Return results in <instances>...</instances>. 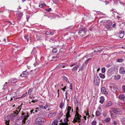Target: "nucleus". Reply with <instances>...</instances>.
I'll return each mask as SVG.
<instances>
[{
	"label": "nucleus",
	"instance_id": "61",
	"mask_svg": "<svg viewBox=\"0 0 125 125\" xmlns=\"http://www.w3.org/2000/svg\"><path fill=\"white\" fill-rule=\"evenodd\" d=\"M83 66L82 67H81L80 68H79V71H81L83 69Z\"/></svg>",
	"mask_w": 125,
	"mask_h": 125
},
{
	"label": "nucleus",
	"instance_id": "8",
	"mask_svg": "<svg viewBox=\"0 0 125 125\" xmlns=\"http://www.w3.org/2000/svg\"><path fill=\"white\" fill-rule=\"evenodd\" d=\"M124 31H120L118 34L119 37L121 38H122L124 35Z\"/></svg>",
	"mask_w": 125,
	"mask_h": 125
},
{
	"label": "nucleus",
	"instance_id": "46",
	"mask_svg": "<svg viewBox=\"0 0 125 125\" xmlns=\"http://www.w3.org/2000/svg\"><path fill=\"white\" fill-rule=\"evenodd\" d=\"M117 109H115L114 108H112V111H110V112H115V111H116Z\"/></svg>",
	"mask_w": 125,
	"mask_h": 125
},
{
	"label": "nucleus",
	"instance_id": "44",
	"mask_svg": "<svg viewBox=\"0 0 125 125\" xmlns=\"http://www.w3.org/2000/svg\"><path fill=\"white\" fill-rule=\"evenodd\" d=\"M71 108L69 106H68V108L67 109V111L70 112L71 110Z\"/></svg>",
	"mask_w": 125,
	"mask_h": 125
},
{
	"label": "nucleus",
	"instance_id": "34",
	"mask_svg": "<svg viewBox=\"0 0 125 125\" xmlns=\"http://www.w3.org/2000/svg\"><path fill=\"white\" fill-rule=\"evenodd\" d=\"M110 118L109 117H107L105 119V121L107 122H109V121H110Z\"/></svg>",
	"mask_w": 125,
	"mask_h": 125
},
{
	"label": "nucleus",
	"instance_id": "15",
	"mask_svg": "<svg viewBox=\"0 0 125 125\" xmlns=\"http://www.w3.org/2000/svg\"><path fill=\"white\" fill-rule=\"evenodd\" d=\"M124 104L122 103H118L117 104V106L119 108H123Z\"/></svg>",
	"mask_w": 125,
	"mask_h": 125
},
{
	"label": "nucleus",
	"instance_id": "49",
	"mask_svg": "<svg viewBox=\"0 0 125 125\" xmlns=\"http://www.w3.org/2000/svg\"><path fill=\"white\" fill-rule=\"evenodd\" d=\"M91 58H88L87 60L86 61H85V64H86L90 60V59H91Z\"/></svg>",
	"mask_w": 125,
	"mask_h": 125
},
{
	"label": "nucleus",
	"instance_id": "11",
	"mask_svg": "<svg viewBox=\"0 0 125 125\" xmlns=\"http://www.w3.org/2000/svg\"><path fill=\"white\" fill-rule=\"evenodd\" d=\"M111 116L113 118H115V117L117 116L115 112H110Z\"/></svg>",
	"mask_w": 125,
	"mask_h": 125
},
{
	"label": "nucleus",
	"instance_id": "5",
	"mask_svg": "<svg viewBox=\"0 0 125 125\" xmlns=\"http://www.w3.org/2000/svg\"><path fill=\"white\" fill-rule=\"evenodd\" d=\"M102 46H99L98 47H96L95 48V50H94V52H97L98 51L103 50V48H102Z\"/></svg>",
	"mask_w": 125,
	"mask_h": 125
},
{
	"label": "nucleus",
	"instance_id": "3",
	"mask_svg": "<svg viewBox=\"0 0 125 125\" xmlns=\"http://www.w3.org/2000/svg\"><path fill=\"white\" fill-rule=\"evenodd\" d=\"M86 32V31L82 30L78 32V34L80 36H85Z\"/></svg>",
	"mask_w": 125,
	"mask_h": 125
},
{
	"label": "nucleus",
	"instance_id": "23",
	"mask_svg": "<svg viewBox=\"0 0 125 125\" xmlns=\"http://www.w3.org/2000/svg\"><path fill=\"white\" fill-rule=\"evenodd\" d=\"M101 92L103 93H104L105 94V93L106 92L105 89V87H102L101 89Z\"/></svg>",
	"mask_w": 125,
	"mask_h": 125
},
{
	"label": "nucleus",
	"instance_id": "10",
	"mask_svg": "<svg viewBox=\"0 0 125 125\" xmlns=\"http://www.w3.org/2000/svg\"><path fill=\"white\" fill-rule=\"evenodd\" d=\"M76 115H75V117L76 118L78 119V120H80L81 119V117L80 115L78 113H76Z\"/></svg>",
	"mask_w": 125,
	"mask_h": 125
},
{
	"label": "nucleus",
	"instance_id": "52",
	"mask_svg": "<svg viewBox=\"0 0 125 125\" xmlns=\"http://www.w3.org/2000/svg\"><path fill=\"white\" fill-rule=\"evenodd\" d=\"M104 27L106 29H109L110 27H109V26H108V25H105L104 26Z\"/></svg>",
	"mask_w": 125,
	"mask_h": 125
},
{
	"label": "nucleus",
	"instance_id": "18",
	"mask_svg": "<svg viewBox=\"0 0 125 125\" xmlns=\"http://www.w3.org/2000/svg\"><path fill=\"white\" fill-rule=\"evenodd\" d=\"M116 112L118 114H121L122 113V111L119 109H117Z\"/></svg>",
	"mask_w": 125,
	"mask_h": 125
},
{
	"label": "nucleus",
	"instance_id": "17",
	"mask_svg": "<svg viewBox=\"0 0 125 125\" xmlns=\"http://www.w3.org/2000/svg\"><path fill=\"white\" fill-rule=\"evenodd\" d=\"M119 97L120 99H123L124 101V102L125 98V97H124V96L123 94H121L119 96Z\"/></svg>",
	"mask_w": 125,
	"mask_h": 125
},
{
	"label": "nucleus",
	"instance_id": "58",
	"mask_svg": "<svg viewBox=\"0 0 125 125\" xmlns=\"http://www.w3.org/2000/svg\"><path fill=\"white\" fill-rule=\"evenodd\" d=\"M39 106L40 108L43 109V105H39Z\"/></svg>",
	"mask_w": 125,
	"mask_h": 125
},
{
	"label": "nucleus",
	"instance_id": "47",
	"mask_svg": "<svg viewBox=\"0 0 125 125\" xmlns=\"http://www.w3.org/2000/svg\"><path fill=\"white\" fill-rule=\"evenodd\" d=\"M107 25H108V26H109L110 28L111 26L112 25V22H109Z\"/></svg>",
	"mask_w": 125,
	"mask_h": 125
},
{
	"label": "nucleus",
	"instance_id": "2",
	"mask_svg": "<svg viewBox=\"0 0 125 125\" xmlns=\"http://www.w3.org/2000/svg\"><path fill=\"white\" fill-rule=\"evenodd\" d=\"M95 85H98L100 83V78L98 76H96L94 78V80Z\"/></svg>",
	"mask_w": 125,
	"mask_h": 125
},
{
	"label": "nucleus",
	"instance_id": "38",
	"mask_svg": "<svg viewBox=\"0 0 125 125\" xmlns=\"http://www.w3.org/2000/svg\"><path fill=\"white\" fill-rule=\"evenodd\" d=\"M96 122L95 120H94L92 122V125H96Z\"/></svg>",
	"mask_w": 125,
	"mask_h": 125
},
{
	"label": "nucleus",
	"instance_id": "48",
	"mask_svg": "<svg viewBox=\"0 0 125 125\" xmlns=\"http://www.w3.org/2000/svg\"><path fill=\"white\" fill-rule=\"evenodd\" d=\"M51 10V8H49L48 9H45V10L47 12H49Z\"/></svg>",
	"mask_w": 125,
	"mask_h": 125
},
{
	"label": "nucleus",
	"instance_id": "41",
	"mask_svg": "<svg viewBox=\"0 0 125 125\" xmlns=\"http://www.w3.org/2000/svg\"><path fill=\"white\" fill-rule=\"evenodd\" d=\"M7 84H9L8 83V82H6L5 84L4 85V89H5L7 87Z\"/></svg>",
	"mask_w": 125,
	"mask_h": 125
},
{
	"label": "nucleus",
	"instance_id": "21",
	"mask_svg": "<svg viewBox=\"0 0 125 125\" xmlns=\"http://www.w3.org/2000/svg\"><path fill=\"white\" fill-rule=\"evenodd\" d=\"M54 116L55 115L53 113L50 114L48 115V117L49 118L52 117H54Z\"/></svg>",
	"mask_w": 125,
	"mask_h": 125
},
{
	"label": "nucleus",
	"instance_id": "54",
	"mask_svg": "<svg viewBox=\"0 0 125 125\" xmlns=\"http://www.w3.org/2000/svg\"><path fill=\"white\" fill-rule=\"evenodd\" d=\"M18 112H13V114L14 115H18Z\"/></svg>",
	"mask_w": 125,
	"mask_h": 125
},
{
	"label": "nucleus",
	"instance_id": "36",
	"mask_svg": "<svg viewBox=\"0 0 125 125\" xmlns=\"http://www.w3.org/2000/svg\"><path fill=\"white\" fill-rule=\"evenodd\" d=\"M123 59L122 58L118 59L117 60V61L118 62H122L123 61Z\"/></svg>",
	"mask_w": 125,
	"mask_h": 125
},
{
	"label": "nucleus",
	"instance_id": "60",
	"mask_svg": "<svg viewBox=\"0 0 125 125\" xmlns=\"http://www.w3.org/2000/svg\"><path fill=\"white\" fill-rule=\"evenodd\" d=\"M73 121L74 122V123L76 122H77L78 120L77 119H75L74 118L73 120Z\"/></svg>",
	"mask_w": 125,
	"mask_h": 125
},
{
	"label": "nucleus",
	"instance_id": "25",
	"mask_svg": "<svg viewBox=\"0 0 125 125\" xmlns=\"http://www.w3.org/2000/svg\"><path fill=\"white\" fill-rule=\"evenodd\" d=\"M21 107V105H20L19 106L18 108H17L16 110V112H18V113H19L20 111Z\"/></svg>",
	"mask_w": 125,
	"mask_h": 125
},
{
	"label": "nucleus",
	"instance_id": "35",
	"mask_svg": "<svg viewBox=\"0 0 125 125\" xmlns=\"http://www.w3.org/2000/svg\"><path fill=\"white\" fill-rule=\"evenodd\" d=\"M122 123L123 125H125V117L122 120Z\"/></svg>",
	"mask_w": 125,
	"mask_h": 125
},
{
	"label": "nucleus",
	"instance_id": "29",
	"mask_svg": "<svg viewBox=\"0 0 125 125\" xmlns=\"http://www.w3.org/2000/svg\"><path fill=\"white\" fill-rule=\"evenodd\" d=\"M73 99L74 100V103L75 105H76L78 103V101L77 100L76 98L74 97L73 98Z\"/></svg>",
	"mask_w": 125,
	"mask_h": 125
},
{
	"label": "nucleus",
	"instance_id": "55",
	"mask_svg": "<svg viewBox=\"0 0 125 125\" xmlns=\"http://www.w3.org/2000/svg\"><path fill=\"white\" fill-rule=\"evenodd\" d=\"M71 117L70 115H66V117L68 119L69 118Z\"/></svg>",
	"mask_w": 125,
	"mask_h": 125
},
{
	"label": "nucleus",
	"instance_id": "6",
	"mask_svg": "<svg viewBox=\"0 0 125 125\" xmlns=\"http://www.w3.org/2000/svg\"><path fill=\"white\" fill-rule=\"evenodd\" d=\"M17 81V79L16 78H13L12 79L10 80L8 82V83L10 84L11 83H14Z\"/></svg>",
	"mask_w": 125,
	"mask_h": 125
},
{
	"label": "nucleus",
	"instance_id": "40",
	"mask_svg": "<svg viewBox=\"0 0 125 125\" xmlns=\"http://www.w3.org/2000/svg\"><path fill=\"white\" fill-rule=\"evenodd\" d=\"M48 107V105L47 104H46L45 105H43V109H46Z\"/></svg>",
	"mask_w": 125,
	"mask_h": 125
},
{
	"label": "nucleus",
	"instance_id": "62",
	"mask_svg": "<svg viewBox=\"0 0 125 125\" xmlns=\"http://www.w3.org/2000/svg\"><path fill=\"white\" fill-rule=\"evenodd\" d=\"M63 78L64 80H68V79L67 78L64 76H63Z\"/></svg>",
	"mask_w": 125,
	"mask_h": 125
},
{
	"label": "nucleus",
	"instance_id": "53",
	"mask_svg": "<svg viewBox=\"0 0 125 125\" xmlns=\"http://www.w3.org/2000/svg\"><path fill=\"white\" fill-rule=\"evenodd\" d=\"M87 112L86 111H85L84 112V113H85L86 115H88L89 114V113H88V109H87Z\"/></svg>",
	"mask_w": 125,
	"mask_h": 125
},
{
	"label": "nucleus",
	"instance_id": "39",
	"mask_svg": "<svg viewBox=\"0 0 125 125\" xmlns=\"http://www.w3.org/2000/svg\"><path fill=\"white\" fill-rule=\"evenodd\" d=\"M46 5L44 4H39V6L40 7L42 8V7H44V6H45Z\"/></svg>",
	"mask_w": 125,
	"mask_h": 125
},
{
	"label": "nucleus",
	"instance_id": "33",
	"mask_svg": "<svg viewBox=\"0 0 125 125\" xmlns=\"http://www.w3.org/2000/svg\"><path fill=\"white\" fill-rule=\"evenodd\" d=\"M102 72V73H104L105 71V69L104 67H103L101 68Z\"/></svg>",
	"mask_w": 125,
	"mask_h": 125
},
{
	"label": "nucleus",
	"instance_id": "32",
	"mask_svg": "<svg viewBox=\"0 0 125 125\" xmlns=\"http://www.w3.org/2000/svg\"><path fill=\"white\" fill-rule=\"evenodd\" d=\"M104 100L103 97H101V100H100L99 102L101 104L103 103L104 102Z\"/></svg>",
	"mask_w": 125,
	"mask_h": 125
},
{
	"label": "nucleus",
	"instance_id": "56",
	"mask_svg": "<svg viewBox=\"0 0 125 125\" xmlns=\"http://www.w3.org/2000/svg\"><path fill=\"white\" fill-rule=\"evenodd\" d=\"M63 115V114L62 112H60L59 116H60V117H61Z\"/></svg>",
	"mask_w": 125,
	"mask_h": 125
},
{
	"label": "nucleus",
	"instance_id": "64",
	"mask_svg": "<svg viewBox=\"0 0 125 125\" xmlns=\"http://www.w3.org/2000/svg\"><path fill=\"white\" fill-rule=\"evenodd\" d=\"M27 95V93H26L25 94H23L22 96L23 97L26 96Z\"/></svg>",
	"mask_w": 125,
	"mask_h": 125
},
{
	"label": "nucleus",
	"instance_id": "24",
	"mask_svg": "<svg viewBox=\"0 0 125 125\" xmlns=\"http://www.w3.org/2000/svg\"><path fill=\"white\" fill-rule=\"evenodd\" d=\"M17 51V49H14L12 51V54L13 55H15Z\"/></svg>",
	"mask_w": 125,
	"mask_h": 125
},
{
	"label": "nucleus",
	"instance_id": "59",
	"mask_svg": "<svg viewBox=\"0 0 125 125\" xmlns=\"http://www.w3.org/2000/svg\"><path fill=\"white\" fill-rule=\"evenodd\" d=\"M79 110V108H78V107H77L76 108V113H78V111Z\"/></svg>",
	"mask_w": 125,
	"mask_h": 125
},
{
	"label": "nucleus",
	"instance_id": "9",
	"mask_svg": "<svg viewBox=\"0 0 125 125\" xmlns=\"http://www.w3.org/2000/svg\"><path fill=\"white\" fill-rule=\"evenodd\" d=\"M25 39L26 40L27 42H31V38L30 37H28V35H25L24 36Z\"/></svg>",
	"mask_w": 125,
	"mask_h": 125
},
{
	"label": "nucleus",
	"instance_id": "22",
	"mask_svg": "<svg viewBox=\"0 0 125 125\" xmlns=\"http://www.w3.org/2000/svg\"><path fill=\"white\" fill-rule=\"evenodd\" d=\"M99 76L102 78H105V76L104 74L101 73L99 74Z\"/></svg>",
	"mask_w": 125,
	"mask_h": 125
},
{
	"label": "nucleus",
	"instance_id": "16",
	"mask_svg": "<svg viewBox=\"0 0 125 125\" xmlns=\"http://www.w3.org/2000/svg\"><path fill=\"white\" fill-rule=\"evenodd\" d=\"M112 104V102L111 101H109L105 104V107H108L111 105Z\"/></svg>",
	"mask_w": 125,
	"mask_h": 125
},
{
	"label": "nucleus",
	"instance_id": "43",
	"mask_svg": "<svg viewBox=\"0 0 125 125\" xmlns=\"http://www.w3.org/2000/svg\"><path fill=\"white\" fill-rule=\"evenodd\" d=\"M63 104L62 102L61 103L60 105V108H62L63 106Z\"/></svg>",
	"mask_w": 125,
	"mask_h": 125
},
{
	"label": "nucleus",
	"instance_id": "4",
	"mask_svg": "<svg viewBox=\"0 0 125 125\" xmlns=\"http://www.w3.org/2000/svg\"><path fill=\"white\" fill-rule=\"evenodd\" d=\"M110 85V86L109 87L112 91L113 90H116L117 87L115 84L113 83H112Z\"/></svg>",
	"mask_w": 125,
	"mask_h": 125
},
{
	"label": "nucleus",
	"instance_id": "7",
	"mask_svg": "<svg viewBox=\"0 0 125 125\" xmlns=\"http://www.w3.org/2000/svg\"><path fill=\"white\" fill-rule=\"evenodd\" d=\"M27 113V115L25 116H23V119L22 121V123L23 124H25L26 120L27 119L28 117H29V115Z\"/></svg>",
	"mask_w": 125,
	"mask_h": 125
},
{
	"label": "nucleus",
	"instance_id": "27",
	"mask_svg": "<svg viewBox=\"0 0 125 125\" xmlns=\"http://www.w3.org/2000/svg\"><path fill=\"white\" fill-rule=\"evenodd\" d=\"M12 94L13 95V97L12 98L11 97V100L12 99V98H13L16 96L17 95V94L16 92H13L12 93Z\"/></svg>",
	"mask_w": 125,
	"mask_h": 125
},
{
	"label": "nucleus",
	"instance_id": "13",
	"mask_svg": "<svg viewBox=\"0 0 125 125\" xmlns=\"http://www.w3.org/2000/svg\"><path fill=\"white\" fill-rule=\"evenodd\" d=\"M119 72L120 73H122V74H124L125 73V71L123 67H121L119 69Z\"/></svg>",
	"mask_w": 125,
	"mask_h": 125
},
{
	"label": "nucleus",
	"instance_id": "57",
	"mask_svg": "<svg viewBox=\"0 0 125 125\" xmlns=\"http://www.w3.org/2000/svg\"><path fill=\"white\" fill-rule=\"evenodd\" d=\"M75 65L76 64L75 63H73L70 65V66L71 67H72V66Z\"/></svg>",
	"mask_w": 125,
	"mask_h": 125
},
{
	"label": "nucleus",
	"instance_id": "37",
	"mask_svg": "<svg viewBox=\"0 0 125 125\" xmlns=\"http://www.w3.org/2000/svg\"><path fill=\"white\" fill-rule=\"evenodd\" d=\"M115 77H116V79L118 80L120 79L121 76L119 75H118L117 76H115Z\"/></svg>",
	"mask_w": 125,
	"mask_h": 125
},
{
	"label": "nucleus",
	"instance_id": "45",
	"mask_svg": "<svg viewBox=\"0 0 125 125\" xmlns=\"http://www.w3.org/2000/svg\"><path fill=\"white\" fill-rule=\"evenodd\" d=\"M9 120L7 121L6 120H5V123L6 124V125H9Z\"/></svg>",
	"mask_w": 125,
	"mask_h": 125
},
{
	"label": "nucleus",
	"instance_id": "20",
	"mask_svg": "<svg viewBox=\"0 0 125 125\" xmlns=\"http://www.w3.org/2000/svg\"><path fill=\"white\" fill-rule=\"evenodd\" d=\"M62 67L61 65L59 64V65H58L55 67V69L57 70L59 69L60 68H61Z\"/></svg>",
	"mask_w": 125,
	"mask_h": 125
},
{
	"label": "nucleus",
	"instance_id": "50",
	"mask_svg": "<svg viewBox=\"0 0 125 125\" xmlns=\"http://www.w3.org/2000/svg\"><path fill=\"white\" fill-rule=\"evenodd\" d=\"M64 122L65 123H63V124L62 125H68V123L67 122L64 121Z\"/></svg>",
	"mask_w": 125,
	"mask_h": 125
},
{
	"label": "nucleus",
	"instance_id": "63",
	"mask_svg": "<svg viewBox=\"0 0 125 125\" xmlns=\"http://www.w3.org/2000/svg\"><path fill=\"white\" fill-rule=\"evenodd\" d=\"M49 34L50 35H53V33H52L51 31H50L49 32Z\"/></svg>",
	"mask_w": 125,
	"mask_h": 125
},
{
	"label": "nucleus",
	"instance_id": "26",
	"mask_svg": "<svg viewBox=\"0 0 125 125\" xmlns=\"http://www.w3.org/2000/svg\"><path fill=\"white\" fill-rule=\"evenodd\" d=\"M112 64L110 62L108 63L106 65V66L107 68H108L112 66Z\"/></svg>",
	"mask_w": 125,
	"mask_h": 125
},
{
	"label": "nucleus",
	"instance_id": "31",
	"mask_svg": "<svg viewBox=\"0 0 125 125\" xmlns=\"http://www.w3.org/2000/svg\"><path fill=\"white\" fill-rule=\"evenodd\" d=\"M95 52L94 51L93 52L91 53H90L89 54V56H93L95 54Z\"/></svg>",
	"mask_w": 125,
	"mask_h": 125
},
{
	"label": "nucleus",
	"instance_id": "19",
	"mask_svg": "<svg viewBox=\"0 0 125 125\" xmlns=\"http://www.w3.org/2000/svg\"><path fill=\"white\" fill-rule=\"evenodd\" d=\"M101 114L100 112L99 111L97 110L96 111L95 113V115L96 116H99Z\"/></svg>",
	"mask_w": 125,
	"mask_h": 125
},
{
	"label": "nucleus",
	"instance_id": "30",
	"mask_svg": "<svg viewBox=\"0 0 125 125\" xmlns=\"http://www.w3.org/2000/svg\"><path fill=\"white\" fill-rule=\"evenodd\" d=\"M79 67V66L78 65H76L74 67L73 69V70H77V69Z\"/></svg>",
	"mask_w": 125,
	"mask_h": 125
},
{
	"label": "nucleus",
	"instance_id": "1",
	"mask_svg": "<svg viewBox=\"0 0 125 125\" xmlns=\"http://www.w3.org/2000/svg\"><path fill=\"white\" fill-rule=\"evenodd\" d=\"M46 121V120L45 118L42 117H38L35 120V123L38 124L39 125H41Z\"/></svg>",
	"mask_w": 125,
	"mask_h": 125
},
{
	"label": "nucleus",
	"instance_id": "51",
	"mask_svg": "<svg viewBox=\"0 0 125 125\" xmlns=\"http://www.w3.org/2000/svg\"><path fill=\"white\" fill-rule=\"evenodd\" d=\"M112 71V68H110L108 70V72L109 73H111Z\"/></svg>",
	"mask_w": 125,
	"mask_h": 125
},
{
	"label": "nucleus",
	"instance_id": "14",
	"mask_svg": "<svg viewBox=\"0 0 125 125\" xmlns=\"http://www.w3.org/2000/svg\"><path fill=\"white\" fill-rule=\"evenodd\" d=\"M23 15V14L22 12H20L18 13L17 14V17L18 19L19 20L22 17Z\"/></svg>",
	"mask_w": 125,
	"mask_h": 125
},
{
	"label": "nucleus",
	"instance_id": "28",
	"mask_svg": "<svg viewBox=\"0 0 125 125\" xmlns=\"http://www.w3.org/2000/svg\"><path fill=\"white\" fill-rule=\"evenodd\" d=\"M32 88H30L28 90V94L29 95H31V92H32Z\"/></svg>",
	"mask_w": 125,
	"mask_h": 125
},
{
	"label": "nucleus",
	"instance_id": "12",
	"mask_svg": "<svg viewBox=\"0 0 125 125\" xmlns=\"http://www.w3.org/2000/svg\"><path fill=\"white\" fill-rule=\"evenodd\" d=\"M28 74V72L26 71H24L23 72V73L20 75V76L22 77H24Z\"/></svg>",
	"mask_w": 125,
	"mask_h": 125
},
{
	"label": "nucleus",
	"instance_id": "42",
	"mask_svg": "<svg viewBox=\"0 0 125 125\" xmlns=\"http://www.w3.org/2000/svg\"><path fill=\"white\" fill-rule=\"evenodd\" d=\"M122 90L123 92H125V86L123 85L122 87Z\"/></svg>",
	"mask_w": 125,
	"mask_h": 125
}]
</instances>
